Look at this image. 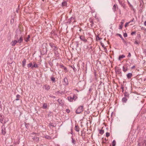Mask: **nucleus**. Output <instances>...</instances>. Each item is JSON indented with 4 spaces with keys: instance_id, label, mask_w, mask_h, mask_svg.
I'll use <instances>...</instances> for the list:
<instances>
[{
    "instance_id": "obj_1",
    "label": "nucleus",
    "mask_w": 146,
    "mask_h": 146,
    "mask_svg": "<svg viewBox=\"0 0 146 146\" xmlns=\"http://www.w3.org/2000/svg\"><path fill=\"white\" fill-rule=\"evenodd\" d=\"M141 138H139L137 142V146H146V139H141Z\"/></svg>"
},
{
    "instance_id": "obj_2",
    "label": "nucleus",
    "mask_w": 146,
    "mask_h": 146,
    "mask_svg": "<svg viewBox=\"0 0 146 146\" xmlns=\"http://www.w3.org/2000/svg\"><path fill=\"white\" fill-rule=\"evenodd\" d=\"M15 39L17 40L18 42V43L19 44H21V43L23 41V38L22 36L19 37L18 35L17 34H16L15 36Z\"/></svg>"
},
{
    "instance_id": "obj_3",
    "label": "nucleus",
    "mask_w": 146,
    "mask_h": 146,
    "mask_svg": "<svg viewBox=\"0 0 146 146\" xmlns=\"http://www.w3.org/2000/svg\"><path fill=\"white\" fill-rule=\"evenodd\" d=\"M83 106H79L76 110V112L77 114H79L83 111Z\"/></svg>"
},
{
    "instance_id": "obj_4",
    "label": "nucleus",
    "mask_w": 146,
    "mask_h": 146,
    "mask_svg": "<svg viewBox=\"0 0 146 146\" xmlns=\"http://www.w3.org/2000/svg\"><path fill=\"white\" fill-rule=\"evenodd\" d=\"M75 17H72L68 19L67 23L70 24L73 21V20H74L73 22H76V21H75Z\"/></svg>"
},
{
    "instance_id": "obj_5",
    "label": "nucleus",
    "mask_w": 146,
    "mask_h": 146,
    "mask_svg": "<svg viewBox=\"0 0 146 146\" xmlns=\"http://www.w3.org/2000/svg\"><path fill=\"white\" fill-rule=\"evenodd\" d=\"M128 64H126L123 67V70L124 72H125L127 71L128 69Z\"/></svg>"
},
{
    "instance_id": "obj_6",
    "label": "nucleus",
    "mask_w": 146,
    "mask_h": 146,
    "mask_svg": "<svg viewBox=\"0 0 146 146\" xmlns=\"http://www.w3.org/2000/svg\"><path fill=\"white\" fill-rule=\"evenodd\" d=\"M49 45L51 46V48H54V50L56 51L57 50L58 48L54 45L53 43H49Z\"/></svg>"
},
{
    "instance_id": "obj_7",
    "label": "nucleus",
    "mask_w": 146,
    "mask_h": 146,
    "mask_svg": "<svg viewBox=\"0 0 146 146\" xmlns=\"http://www.w3.org/2000/svg\"><path fill=\"white\" fill-rule=\"evenodd\" d=\"M63 85H67L68 84V79L66 78H65L63 82Z\"/></svg>"
},
{
    "instance_id": "obj_8",
    "label": "nucleus",
    "mask_w": 146,
    "mask_h": 146,
    "mask_svg": "<svg viewBox=\"0 0 146 146\" xmlns=\"http://www.w3.org/2000/svg\"><path fill=\"white\" fill-rule=\"evenodd\" d=\"M80 38L81 40L83 41L85 43L87 41V39L85 38V37L83 35L80 36Z\"/></svg>"
},
{
    "instance_id": "obj_9",
    "label": "nucleus",
    "mask_w": 146,
    "mask_h": 146,
    "mask_svg": "<svg viewBox=\"0 0 146 146\" xmlns=\"http://www.w3.org/2000/svg\"><path fill=\"white\" fill-rule=\"evenodd\" d=\"M17 43H18V42L17 40L15 39V40L12 41L11 43V44L12 46H14Z\"/></svg>"
},
{
    "instance_id": "obj_10",
    "label": "nucleus",
    "mask_w": 146,
    "mask_h": 146,
    "mask_svg": "<svg viewBox=\"0 0 146 146\" xmlns=\"http://www.w3.org/2000/svg\"><path fill=\"white\" fill-rule=\"evenodd\" d=\"M124 20H122L121 21V22L120 23L121 24V25H119V29H121L122 28V27L123 26L124 23Z\"/></svg>"
},
{
    "instance_id": "obj_11",
    "label": "nucleus",
    "mask_w": 146,
    "mask_h": 146,
    "mask_svg": "<svg viewBox=\"0 0 146 146\" xmlns=\"http://www.w3.org/2000/svg\"><path fill=\"white\" fill-rule=\"evenodd\" d=\"M30 35H28L27 37H25L24 38L25 41L26 42H28L30 41Z\"/></svg>"
},
{
    "instance_id": "obj_12",
    "label": "nucleus",
    "mask_w": 146,
    "mask_h": 146,
    "mask_svg": "<svg viewBox=\"0 0 146 146\" xmlns=\"http://www.w3.org/2000/svg\"><path fill=\"white\" fill-rule=\"evenodd\" d=\"M84 81H83L82 82L80 81L78 83V85L79 87L82 88V86L84 85Z\"/></svg>"
},
{
    "instance_id": "obj_13",
    "label": "nucleus",
    "mask_w": 146,
    "mask_h": 146,
    "mask_svg": "<svg viewBox=\"0 0 146 146\" xmlns=\"http://www.w3.org/2000/svg\"><path fill=\"white\" fill-rule=\"evenodd\" d=\"M2 133L3 135H5L6 133V129L5 127H2Z\"/></svg>"
},
{
    "instance_id": "obj_14",
    "label": "nucleus",
    "mask_w": 146,
    "mask_h": 146,
    "mask_svg": "<svg viewBox=\"0 0 146 146\" xmlns=\"http://www.w3.org/2000/svg\"><path fill=\"white\" fill-rule=\"evenodd\" d=\"M56 123H53L51 122H50L49 124V126L50 127H55L56 126Z\"/></svg>"
},
{
    "instance_id": "obj_15",
    "label": "nucleus",
    "mask_w": 146,
    "mask_h": 146,
    "mask_svg": "<svg viewBox=\"0 0 146 146\" xmlns=\"http://www.w3.org/2000/svg\"><path fill=\"white\" fill-rule=\"evenodd\" d=\"M4 118V117L1 118L0 117V121L3 124H5L6 123L5 120Z\"/></svg>"
},
{
    "instance_id": "obj_16",
    "label": "nucleus",
    "mask_w": 146,
    "mask_h": 146,
    "mask_svg": "<svg viewBox=\"0 0 146 146\" xmlns=\"http://www.w3.org/2000/svg\"><path fill=\"white\" fill-rule=\"evenodd\" d=\"M127 100V99L126 98L124 97L122 99V101L123 103H126Z\"/></svg>"
},
{
    "instance_id": "obj_17",
    "label": "nucleus",
    "mask_w": 146,
    "mask_h": 146,
    "mask_svg": "<svg viewBox=\"0 0 146 146\" xmlns=\"http://www.w3.org/2000/svg\"><path fill=\"white\" fill-rule=\"evenodd\" d=\"M115 72L116 73L120 74H121V70L120 69H118L117 70H115Z\"/></svg>"
},
{
    "instance_id": "obj_18",
    "label": "nucleus",
    "mask_w": 146,
    "mask_h": 146,
    "mask_svg": "<svg viewBox=\"0 0 146 146\" xmlns=\"http://www.w3.org/2000/svg\"><path fill=\"white\" fill-rule=\"evenodd\" d=\"M117 35H118L119 36V37L122 40H123V42H124L125 43H126V41L123 38L122 35L121 34H117Z\"/></svg>"
},
{
    "instance_id": "obj_19",
    "label": "nucleus",
    "mask_w": 146,
    "mask_h": 146,
    "mask_svg": "<svg viewBox=\"0 0 146 146\" xmlns=\"http://www.w3.org/2000/svg\"><path fill=\"white\" fill-rule=\"evenodd\" d=\"M132 76V73H128L127 75V78L128 79H130L131 78V77Z\"/></svg>"
},
{
    "instance_id": "obj_20",
    "label": "nucleus",
    "mask_w": 146,
    "mask_h": 146,
    "mask_svg": "<svg viewBox=\"0 0 146 146\" xmlns=\"http://www.w3.org/2000/svg\"><path fill=\"white\" fill-rule=\"evenodd\" d=\"M124 97L126 98H129V93L126 92H125L124 93Z\"/></svg>"
},
{
    "instance_id": "obj_21",
    "label": "nucleus",
    "mask_w": 146,
    "mask_h": 146,
    "mask_svg": "<svg viewBox=\"0 0 146 146\" xmlns=\"http://www.w3.org/2000/svg\"><path fill=\"white\" fill-rule=\"evenodd\" d=\"M58 102L59 103L60 105H62L63 104V100H62L60 99H59L58 100Z\"/></svg>"
},
{
    "instance_id": "obj_22",
    "label": "nucleus",
    "mask_w": 146,
    "mask_h": 146,
    "mask_svg": "<svg viewBox=\"0 0 146 146\" xmlns=\"http://www.w3.org/2000/svg\"><path fill=\"white\" fill-rule=\"evenodd\" d=\"M32 139L37 142L39 140V138L35 136L33 137Z\"/></svg>"
},
{
    "instance_id": "obj_23",
    "label": "nucleus",
    "mask_w": 146,
    "mask_h": 146,
    "mask_svg": "<svg viewBox=\"0 0 146 146\" xmlns=\"http://www.w3.org/2000/svg\"><path fill=\"white\" fill-rule=\"evenodd\" d=\"M71 138L72 139V142L73 145H74L76 143V141L73 138L72 136L71 137Z\"/></svg>"
},
{
    "instance_id": "obj_24",
    "label": "nucleus",
    "mask_w": 146,
    "mask_h": 146,
    "mask_svg": "<svg viewBox=\"0 0 146 146\" xmlns=\"http://www.w3.org/2000/svg\"><path fill=\"white\" fill-rule=\"evenodd\" d=\"M45 89L48 90L50 89V87L48 85H46L44 86Z\"/></svg>"
},
{
    "instance_id": "obj_25",
    "label": "nucleus",
    "mask_w": 146,
    "mask_h": 146,
    "mask_svg": "<svg viewBox=\"0 0 146 146\" xmlns=\"http://www.w3.org/2000/svg\"><path fill=\"white\" fill-rule=\"evenodd\" d=\"M67 5V2L65 1H63L62 3V7L66 6Z\"/></svg>"
},
{
    "instance_id": "obj_26",
    "label": "nucleus",
    "mask_w": 146,
    "mask_h": 146,
    "mask_svg": "<svg viewBox=\"0 0 146 146\" xmlns=\"http://www.w3.org/2000/svg\"><path fill=\"white\" fill-rule=\"evenodd\" d=\"M68 100L70 102H72L73 101V97H68Z\"/></svg>"
},
{
    "instance_id": "obj_27",
    "label": "nucleus",
    "mask_w": 146,
    "mask_h": 146,
    "mask_svg": "<svg viewBox=\"0 0 146 146\" xmlns=\"http://www.w3.org/2000/svg\"><path fill=\"white\" fill-rule=\"evenodd\" d=\"M26 60L24 58L22 61V66L23 67H24L26 64Z\"/></svg>"
},
{
    "instance_id": "obj_28",
    "label": "nucleus",
    "mask_w": 146,
    "mask_h": 146,
    "mask_svg": "<svg viewBox=\"0 0 146 146\" xmlns=\"http://www.w3.org/2000/svg\"><path fill=\"white\" fill-rule=\"evenodd\" d=\"M117 6V5L116 4H114L113 7L112 9L114 12H115L116 10Z\"/></svg>"
},
{
    "instance_id": "obj_29",
    "label": "nucleus",
    "mask_w": 146,
    "mask_h": 146,
    "mask_svg": "<svg viewBox=\"0 0 146 146\" xmlns=\"http://www.w3.org/2000/svg\"><path fill=\"white\" fill-rule=\"evenodd\" d=\"M80 128L78 125H76L75 127V130L77 131H79Z\"/></svg>"
},
{
    "instance_id": "obj_30",
    "label": "nucleus",
    "mask_w": 146,
    "mask_h": 146,
    "mask_svg": "<svg viewBox=\"0 0 146 146\" xmlns=\"http://www.w3.org/2000/svg\"><path fill=\"white\" fill-rule=\"evenodd\" d=\"M21 96L19 94H17L16 95V98L14 101V102L15 101H18L19 100V98Z\"/></svg>"
},
{
    "instance_id": "obj_31",
    "label": "nucleus",
    "mask_w": 146,
    "mask_h": 146,
    "mask_svg": "<svg viewBox=\"0 0 146 146\" xmlns=\"http://www.w3.org/2000/svg\"><path fill=\"white\" fill-rule=\"evenodd\" d=\"M125 56L124 55H120L119 56L118 60H121V58H125Z\"/></svg>"
},
{
    "instance_id": "obj_32",
    "label": "nucleus",
    "mask_w": 146,
    "mask_h": 146,
    "mask_svg": "<svg viewBox=\"0 0 146 146\" xmlns=\"http://www.w3.org/2000/svg\"><path fill=\"white\" fill-rule=\"evenodd\" d=\"M38 65L37 64H36V63H35L34 64V65L33 66L31 67V68H34V67L38 68Z\"/></svg>"
},
{
    "instance_id": "obj_33",
    "label": "nucleus",
    "mask_w": 146,
    "mask_h": 146,
    "mask_svg": "<svg viewBox=\"0 0 146 146\" xmlns=\"http://www.w3.org/2000/svg\"><path fill=\"white\" fill-rule=\"evenodd\" d=\"M90 23H91L90 24V26L91 27H93L94 26V23H93V21L92 20H90Z\"/></svg>"
},
{
    "instance_id": "obj_34",
    "label": "nucleus",
    "mask_w": 146,
    "mask_h": 146,
    "mask_svg": "<svg viewBox=\"0 0 146 146\" xmlns=\"http://www.w3.org/2000/svg\"><path fill=\"white\" fill-rule=\"evenodd\" d=\"M116 145V142L115 140H113L112 143V146H115Z\"/></svg>"
},
{
    "instance_id": "obj_35",
    "label": "nucleus",
    "mask_w": 146,
    "mask_h": 146,
    "mask_svg": "<svg viewBox=\"0 0 146 146\" xmlns=\"http://www.w3.org/2000/svg\"><path fill=\"white\" fill-rule=\"evenodd\" d=\"M56 93L57 94H62L63 92L62 91H57L56 92Z\"/></svg>"
},
{
    "instance_id": "obj_36",
    "label": "nucleus",
    "mask_w": 146,
    "mask_h": 146,
    "mask_svg": "<svg viewBox=\"0 0 146 146\" xmlns=\"http://www.w3.org/2000/svg\"><path fill=\"white\" fill-rule=\"evenodd\" d=\"M47 105L46 103H44L43 106V108L45 109L46 108H47Z\"/></svg>"
},
{
    "instance_id": "obj_37",
    "label": "nucleus",
    "mask_w": 146,
    "mask_h": 146,
    "mask_svg": "<svg viewBox=\"0 0 146 146\" xmlns=\"http://www.w3.org/2000/svg\"><path fill=\"white\" fill-rule=\"evenodd\" d=\"M140 7H143V6H142V4H143V0H140Z\"/></svg>"
},
{
    "instance_id": "obj_38",
    "label": "nucleus",
    "mask_w": 146,
    "mask_h": 146,
    "mask_svg": "<svg viewBox=\"0 0 146 146\" xmlns=\"http://www.w3.org/2000/svg\"><path fill=\"white\" fill-rule=\"evenodd\" d=\"M32 64L31 63H29L27 65V66L28 68L31 67L32 66Z\"/></svg>"
},
{
    "instance_id": "obj_39",
    "label": "nucleus",
    "mask_w": 146,
    "mask_h": 146,
    "mask_svg": "<svg viewBox=\"0 0 146 146\" xmlns=\"http://www.w3.org/2000/svg\"><path fill=\"white\" fill-rule=\"evenodd\" d=\"M2 105L1 104V102L0 101V111H2Z\"/></svg>"
},
{
    "instance_id": "obj_40",
    "label": "nucleus",
    "mask_w": 146,
    "mask_h": 146,
    "mask_svg": "<svg viewBox=\"0 0 146 146\" xmlns=\"http://www.w3.org/2000/svg\"><path fill=\"white\" fill-rule=\"evenodd\" d=\"M73 100H74V101H75L76 100L77 98V97L76 96H75V95H74L73 97Z\"/></svg>"
},
{
    "instance_id": "obj_41",
    "label": "nucleus",
    "mask_w": 146,
    "mask_h": 146,
    "mask_svg": "<svg viewBox=\"0 0 146 146\" xmlns=\"http://www.w3.org/2000/svg\"><path fill=\"white\" fill-rule=\"evenodd\" d=\"M104 132V130H101L100 131V133L101 135H102Z\"/></svg>"
},
{
    "instance_id": "obj_42",
    "label": "nucleus",
    "mask_w": 146,
    "mask_h": 146,
    "mask_svg": "<svg viewBox=\"0 0 146 146\" xmlns=\"http://www.w3.org/2000/svg\"><path fill=\"white\" fill-rule=\"evenodd\" d=\"M44 138L46 139H50L51 138V137L48 135H46L44 136Z\"/></svg>"
},
{
    "instance_id": "obj_43",
    "label": "nucleus",
    "mask_w": 146,
    "mask_h": 146,
    "mask_svg": "<svg viewBox=\"0 0 146 146\" xmlns=\"http://www.w3.org/2000/svg\"><path fill=\"white\" fill-rule=\"evenodd\" d=\"M49 65L51 66L52 67L53 66V64L52 62L51 61L49 62Z\"/></svg>"
},
{
    "instance_id": "obj_44",
    "label": "nucleus",
    "mask_w": 146,
    "mask_h": 146,
    "mask_svg": "<svg viewBox=\"0 0 146 146\" xmlns=\"http://www.w3.org/2000/svg\"><path fill=\"white\" fill-rule=\"evenodd\" d=\"M51 80L52 81H53L54 82L55 81V79L54 77H52L51 78Z\"/></svg>"
},
{
    "instance_id": "obj_45",
    "label": "nucleus",
    "mask_w": 146,
    "mask_h": 146,
    "mask_svg": "<svg viewBox=\"0 0 146 146\" xmlns=\"http://www.w3.org/2000/svg\"><path fill=\"white\" fill-rule=\"evenodd\" d=\"M139 43L140 42H139L137 41V40H135L134 42V44H137V45H138L139 44Z\"/></svg>"
},
{
    "instance_id": "obj_46",
    "label": "nucleus",
    "mask_w": 146,
    "mask_h": 146,
    "mask_svg": "<svg viewBox=\"0 0 146 146\" xmlns=\"http://www.w3.org/2000/svg\"><path fill=\"white\" fill-rule=\"evenodd\" d=\"M121 89L122 90V92H123L124 91V87L123 86V85H121Z\"/></svg>"
},
{
    "instance_id": "obj_47",
    "label": "nucleus",
    "mask_w": 146,
    "mask_h": 146,
    "mask_svg": "<svg viewBox=\"0 0 146 146\" xmlns=\"http://www.w3.org/2000/svg\"><path fill=\"white\" fill-rule=\"evenodd\" d=\"M130 23V22H128L126 23L125 25V27H127V26Z\"/></svg>"
},
{
    "instance_id": "obj_48",
    "label": "nucleus",
    "mask_w": 146,
    "mask_h": 146,
    "mask_svg": "<svg viewBox=\"0 0 146 146\" xmlns=\"http://www.w3.org/2000/svg\"><path fill=\"white\" fill-rule=\"evenodd\" d=\"M106 136L107 137H109L110 135V133L108 132H107L106 133Z\"/></svg>"
},
{
    "instance_id": "obj_49",
    "label": "nucleus",
    "mask_w": 146,
    "mask_h": 146,
    "mask_svg": "<svg viewBox=\"0 0 146 146\" xmlns=\"http://www.w3.org/2000/svg\"><path fill=\"white\" fill-rule=\"evenodd\" d=\"M123 36L125 37H126L127 36V34L126 33H125L123 34Z\"/></svg>"
},
{
    "instance_id": "obj_50",
    "label": "nucleus",
    "mask_w": 146,
    "mask_h": 146,
    "mask_svg": "<svg viewBox=\"0 0 146 146\" xmlns=\"http://www.w3.org/2000/svg\"><path fill=\"white\" fill-rule=\"evenodd\" d=\"M96 39H98L99 40L102 39V38L99 37L98 36L97 37H96Z\"/></svg>"
},
{
    "instance_id": "obj_51",
    "label": "nucleus",
    "mask_w": 146,
    "mask_h": 146,
    "mask_svg": "<svg viewBox=\"0 0 146 146\" xmlns=\"http://www.w3.org/2000/svg\"><path fill=\"white\" fill-rule=\"evenodd\" d=\"M66 111L67 113H68L70 112V111L69 109H66Z\"/></svg>"
},
{
    "instance_id": "obj_52",
    "label": "nucleus",
    "mask_w": 146,
    "mask_h": 146,
    "mask_svg": "<svg viewBox=\"0 0 146 146\" xmlns=\"http://www.w3.org/2000/svg\"><path fill=\"white\" fill-rule=\"evenodd\" d=\"M135 33H136V32H135V31H134L132 32L131 33V35H133L134 34H135Z\"/></svg>"
},
{
    "instance_id": "obj_53",
    "label": "nucleus",
    "mask_w": 146,
    "mask_h": 146,
    "mask_svg": "<svg viewBox=\"0 0 146 146\" xmlns=\"http://www.w3.org/2000/svg\"><path fill=\"white\" fill-rule=\"evenodd\" d=\"M14 22V19H12L11 21V24L13 23Z\"/></svg>"
},
{
    "instance_id": "obj_54",
    "label": "nucleus",
    "mask_w": 146,
    "mask_h": 146,
    "mask_svg": "<svg viewBox=\"0 0 146 146\" xmlns=\"http://www.w3.org/2000/svg\"><path fill=\"white\" fill-rule=\"evenodd\" d=\"M131 56V54L130 52H129L128 53V54L127 56V57H130Z\"/></svg>"
},
{
    "instance_id": "obj_55",
    "label": "nucleus",
    "mask_w": 146,
    "mask_h": 146,
    "mask_svg": "<svg viewBox=\"0 0 146 146\" xmlns=\"http://www.w3.org/2000/svg\"><path fill=\"white\" fill-rule=\"evenodd\" d=\"M64 69L65 71H66V72H67V69L66 67H64Z\"/></svg>"
},
{
    "instance_id": "obj_56",
    "label": "nucleus",
    "mask_w": 146,
    "mask_h": 146,
    "mask_svg": "<svg viewBox=\"0 0 146 146\" xmlns=\"http://www.w3.org/2000/svg\"><path fill=\"white\" fill-rule=\"evenodd\" d=\"M101 45H102V46L104 48V44L103 43H102V42H101Z\"/></svg>"
},
{
    "instance_id": "obj_57",
    "label": "nucleus",
    "mask_w": 146,
    "mask_h": 146,
    "mask_svg": "<svg viewBox=\"0 0 146 146\" xmlns=\"http://www.w3.org/2000/svg\"><path fill=\"white\" fill-rule=\"evenodd\" d=\"M100 85H102V84H103V85H104V83H102V82L101 81H100Z\"/></svg>"
},
{
    "instance_id": "obj_58",
    "label": "nucleus",
    "mask_w": 146,
    "mask_h": 146,
    "mask_svg": "<svg viewBox=\"0 0 146 146\" xmlns=\"http://www.w3.org/2000/svg\"><path fill=\"white\" fill-rule=\"evenodd\" d=\"M134 19V18H133V19L132 20H131L129 22H130V23L131 22H132L133 21V20Z\"/></svg>"
},
{
    "instance_id": "obj_59",
    "label": "nucleus",
    "mask_w": 146,
    "mask_h": 146,
    "mask_svg": "<svg viewBox=\"0 0 146 146\" xmlns=\"http://www.w3.org/2000/svg\"><path fill=\"white\" fill-rule=\"evenodd\" d=\"M135 66H133L132 67H131V69H133L134 68H135Z\"/></svg>"
},
{
    "instance_id": "obj_60",
    "label": "nucleus",
    "mask_w": 146,
    "mask_h": 146,
    "mask_svg": "<svg viewBox=\"0 0 146 146\" xmlns=\"http://www.w3.org/2000/svg\"><path fill=\"white\" fill-rule=\"evenodd\" d=\"M144 24L145 26H146V21L144 22Z\"/></svg>"
},
{
    "instance_id": "obj_61",
    "label": "nucleus",
    "mask_w": 146,
    "mask_h": 146,
    "mask_svg": "<svg viewBox=\"0 0 146 146\" xmlns=\"http://www.w3.org/2000/svg\"><path fill=\"white\" fill-rule=\"evenodd\" d=\"M60 66L61 68H64V66L63 65H60Z\"/></svg>"
},
{
    "instance_id": "obj_62",
    "label": "nucleus",
    "mask_w": 146,
    "mask_h": 146,
    "mask_svg": "<svg viewBox=\"0 0 146 146\" xmlns=\"http://www.w3.org/2000/svg\"><path fill=\"white\" fill-rule=\"evenodd\" d=\"M78 42H76V46L78 47Z\"/></svg>"
},
{
    "instance_id": "obj_63",
    "label": "nucleus",
    "mask_w": 146,
    "mask_h": 146,
    "mask_svg": "<svg viewBox=\"0 0 146 146\" xmlns=\"http://www.w3.org/2000/svg\"><path fill=\"white\" fill-rule=\"evenodd\" d=\"M137 36L138 37H141V35L140 34L137 35Z\"/></svg>"
},
{
    "instance_id": "obj_64",
    "label": "nucleus",
    "mask_w": 146,
    "mask_h": 146,
    "mask_svg": "<svg viewBox=\"0 0 146 146\" xmlns=\"http://www.w3.org/2000/svg\"><path fill=\"white\" fill-rule=\"evenodd\" d=\"M51 97H52V98H56V97L55 96H51Z\"/></svg>"
}]
</instances>
